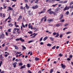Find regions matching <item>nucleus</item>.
Listing matches in <instances>:
<instances>
[{"label":"nucleus","mask_w":73,"mask_h":73,"mask_svg":"<svg viewBox=\"0 0 73 73\" xmlns=\"http://www.w3.org/2000/svg\"><path fill=\"white\" fill-rule=\"evenodd\" d=\"M48 36H46L43 39V41H45L46 40L48 39Z\"/></svg>","instance_id":"f8f14e48"},{"label":"nucleus","mask_w":73,"mask_h":73,"mask_svg":"<svg viewBox=\"0 0 73 73\" xmlns=\"http://www.w3.org/2000/svg\"><path fill=\"white\" fill-rule=\"evenodd\" d=\"M8 26H9V27H13V25L12 23H9L8 24Z\"/></svg>","instance_id":"1a4fd4ad"},{"label":"nucleus","mask_w":73,"mask_h":73,"mask_svg":"<svg viewBox=\"0 0 73 73\" xmlns=\"http://www.w3.org/2000/svg\"><path fill=\"white\" fill-rule=\"evenodd\" d=\"M64 19H63L61 21L62 23V22H64Z\"/></svg>","instance_id":"69168bd1"},{"label":"nucleus","mask_w":73,"mask_h":73,"mask_svg":"<svg viewBox=\"0 0 73 73\" xmlns=\"http://www.w3.org/2000/svg\"><path fill=\"white\" fill-rule=\"evenodd\" d=\"M70 5H72V4H73V1L70 2Z\"/></svg>","instance_id":"49530a36"},{"label":"nucleus","mask_w":73,"mask_h":73,"mask_svg":"<svg viewBox=\"0 0 73 73\" xmlns=\"http://www.w3.org/2000/svg\"><path fill=\"white\" fill-rule=\"evenodd\" d=\"M56 47V46H54V47H53L52 48V49H55V48Z\"/></svg>","instance_id":"3c124183"},{"label":"nucleus","mask_w":73,"mask_h":73,"mask_svg":"<svg viewBox=\"0 0 73 73\" xmlns=\"http://www.w3.org/2000/svg\"><path fill=\"white\" fill-rule=\"evenodd\" d=\"M50 38L52 41H53V40L54 38L53 37H50Z\"/></svg>","instance_id":"c85d7f7f"},{"label":"nucleus","mask_w":73,"mask_h":73,"mask_svg":"<svg viewBox=\"0 0 73 73\" xmlns=\"http://www.w3.org/2000/svg\"><path fill=\"white\" fill-rule=\"evenodd\" d=\"M53 36H55V35H57V33L56 32H54L53 33Z\"/></svg>","instance_id":"bb28decb"},{"label":"nucleus","mask_w":73,"mask_h":73,"mask_svg":"<svg viewBox=\"0 0 73 73\" xmlns=\"http://www.w3.org/2000/svg\"><path fill=\"white\" fill-rule=\"evenodd\" d=\"M27 66L28 68H29V67H30V66L29 65V64H27Z\"/></svg>","instance_id":"603ef678"},{"label":"nucleus","mask_w":73,"mask_h":73,"mask_svg":"<svg viewBox=\"0 0 73 73\" xmlns=\"http://www.w3.org/2000/svg\"><path fill=\"white\" fill-rule=\"evenodd\" d=\"M59 3H60V4H62L63 3V4H64V2L62 1H60L59 2Z\"/></svg>","instance_id":"6ab92c4d"},{"label":"nucleus","mask_w":73,"mask_h":73,"mask_svg":"<svg viewBox=\"0 0 73 73\" xmlns=\"http://www.w3.org/2000/svg\"><path fill=\"white\" fill-rule=\"evenodd\" d=\"M3 64V62L1 61L0 62V67L1 66V65Z\"/></svg>","instance_id":"393cba45"},{"label":"nucleus","mask_w":73,"mask_h":73,"mask_svg":"<svg viewBox=\"0 0 73 73\" xmlns=\"http://www.w3.org/2000/svg\"><path fill=\"white\" fill-rule=\"evenodd\" d=\"M52 44H50L48 43L47 44V46H51Z\"/></svg>","instance_id":"b1692460"},{"label":"nucleus","mask_w":73,"mask_h":73,"mask_svg":"<svg viewBox=\"0 0 73 73\" xmlns=\"http://www.w3.org/2000/svg\"><path fill=\"white\" fill-rule=\"evenodd\" d=\"M15 26L16 27H19V25H15Z\"/></svg>","instance_id":"0e129e2a"},{"label":"nucleus","mask_w":73,"mask_h":73,"mask_svg":"<svg viewBox=\"0 0 73 73\" xmlns=\"http://www.w3.org/2000/svg\"><path fill=\"white\" fill-rule=\"evenodd\" d=\"M35 9H36V8H38V6L37 5H36L35 6Z\"/></svg>","instance_id":"4d7b16f0"},{"label":"nucleus","mask_w":73,"mask_h":73,"mask_svg":"<svg viewBox=\"0 0 73 73\" xmlns=\"http://www.w3.org/2000/svg\"><path fill=\"white\" fill-rule=\"evenodd\" d=\"M69 11H67L66 13V15H69Z\"/></svg>","instance_id":"e433bc0d"},{"label":"nucleus","mask_w":73,"mask_h":73,"mask_svg":"<svg viewBox=\"0 0 73 73\" xmlns=\"http://www.w3.org/2000/svg\"><path fill=\"white\" fill-rule=\"evenodd\" d=\"M1 73H4V71H2V72H1Z\"/></svg>","instance_id":"774afa93"},{"label":"nucleus","mask_w":73,"mask_h":73,"mask_svg":"<svg viewBox=\"0 0 73 73\" xmlns=\"http://www.w3.org/2000/svg\"><path fill=\"white\" fill-rule=\"evenodd\" d=\"M56 1V0H51V3H53Z\"/></svg>","instance_id":"2f4dec72"},{"label":"nucleus","mask_w":73,"mask_h":73,"mask_svg":"<svg viewBox=\"0 0 73 73\" xmlns=\"http://www.w3.org/2000/svg\"><path fill=\"white\" fill-rule=\"evenodd\" d=\"M11 29H8V31H7L8 33L9 32H11Z\"/></svg>","instance_id":"4be33fe9"},{"label":"nucleus","mask_w":73,"mask_h":73,"mask_svg":"<svg viewBox=\"0 0 73 73\" xmlns=\"http://www.w3.org/2000/svg\"><path fill=\"white\" fill-rule=\"evenodd\" d=\"M5 34L6 35V36H8V33L7 32H5Z\"/></svg>","instance_id":"052dcab7"},{"label":"nucleus","mask_w":73,"mask_h":73,"mask_svg":"<svg viewBox=\"0 0 73 73\" xmlns=\"http://www.w3.org/2000/svg\"><path fill=\"white\" fill-rule=\"evenodd\" d=\"M73 15V11L71 14V16H72Z\"/></svg>","instance_id":"338daca9"},{"label":"nucleus","mask_w":73,"mask_h":73,"mask_svg":"<svg viewBox=\"0 0 73 73\" xmlns=\"http://www.w3.org/2000/svg\"><path fill=\"white\" fill-rule=\"evenodd\" d=\"M15 40L17 41H19L20 40V38H16Z\"/></svg>","instance_id":"a19ab883"},{"label":"nucleus","mask_w":73,"mask_h":73,"mask_svg":"<svg viewBox=\"0 0 73 73\" xmlns=\"http://www.w3.org/2000/svg\"><path fill=\"white\" fill-rule=\"evenodd\" d=\"M8 9L7 10V11H9L11 10H13V8H11L10 7H8Z\"/></svg>","instance_id":"f03ea898"},{"label":"nucleus","mask_w":73,"mask_h":73,"mask_svg":"<svg viewBox=\"0 0 73 73\" xmlns=\"http://www.w3.org/2000/svg\"><path fill=\"white\" fill-rule=\"evenodd\" d=\"M68 2V1H63V4L64 3H66Z\"/></svg>","instance_id":"79ce46f5"},{"label":"nucleus","mask_w":73,"mask_h":73,"mask_svg":"<svg viewBox=\"0 0 73 73\" xmlns=\"http://www.w3.org/2000/svg\"><path fill=\"white\" fill-rule=\"evenodd\" d=\"M9 20H9L7 21L8 23H10V22H11V20H12L11 18H10Z\"/></svg>","instance_id":"37998d69"},{"label":"nucleus","mask_w":73,"mask_h":73,"mask_svg":"<svg viewBox=\"0 0 73 73\" xmlns=\"http://www.w3.org/2000/svg\"><path fill=\"white\" fill-rule=\"evenodd\" d=\"M27 72L29 73H32V72H31V71H30V70H29L27 71Z\"/></svg>","instance_id":"c03bdc74"},{"label":"nucleus","mask_w":73,"mask_h":73,"mask_svg":"<svg viewBox=\"0 0 73 73\" xmlns=\"http://www.w3.org/2000/svg\"><path fill=\"white\" fill-rule=\"evenodd\" d=\"M22 26L23 27V28H25V26L24 25V24L23 23H22Z\"/></svg>","instance_id":"cd10ccee"},{"label":"nucleus","mask_w":73,"mask_h":73,"mask_svg":"<svg viewBox=\"0 0 73 73\" xmlns=\"http://www.w3.org/2000/svg\"><path fill=\"white\" fill-rule=\"evenodd\" d=\"M34 40H30L28 42V43H31V42H32L33 41H34Z\"/></svg>","instance_id":"a878e982"},{"label":"nucleus","mask_w":73,"mask_h":73,"mask_svg":"<svg viewBox=\"0 0 73 73\" xmlns=\"http://www.w3.org/2000/svg\"><path fill=\"white\" fill-rule=\"evenodd\" d=\"M45 12V11H43L40 12H39L38 13L39 14H41V13H44Z\"/></svg>","instance_id":"9b49d317"},{"label":"nucleus","mask_w":73,"mask_h":73,"mask_svg":"<svg viewBox=\"0 0 73 73\" xmlns=\"http://www.w3.org/2000/svg\"><path fill=\"white\" fill-rule=\"evenodd\" d=\"M33 29H34L35 30V31H38L37 29H36V28H33Z\"/></svg>","instance_id":"72a5a7b5"},{"label":"nucleus","mask_w":73,"mask_h":73,"mask_svg":"<svg viewBox=\"0 0 73 73\" xmlns=\"http://www.w3.org/2000/svg\"><path fill=\"white\" fill-rule=\"evenodd\" d=\"M62 5L61 4H59L58 5V7H60Z\"/></svg>","instance_id":"680f3d73"},{"label":"nucleus","mask_w":73,"mask_h":73,"mask_svg":"<svg viewBox=\"0 0 73 73\" xmlns=\"http://www.w3.org/2000/svg\"><path fill=\"white\" fill-rule=\"evenodd\" d=\"M13 46H14V47H15L16 49H19V48H18V47H17V46L15 45H13Z\"/></svg>","instance_id":"4468645a"},{"label":"nucleus","mask_w":73,"mask_h":73,"mask_svg":"<svg viewBox=\"0 0 73 73\" xmlns=\"http://www.w3.org/2000/svg\"><path fill=\"white\" fill-rule=\"evenodd\" d=\"M21 52H19L17 51L16 52V54H21Z\"/></svg>","instance_id":"4c0bfd02"},{"label":"nucleus","mask_w":73,"mask_h":73,"mask_svg":"<svg viewBox=\"0 0 73 73\" xmlns=\"http://www.w3.org/2000/svg\"><path fill=\"white\" fill-rule=\"evenodd\" d=\"M46 2H48V3H50L51 2V0H46Z\"/></svg>","instance_id":"a211bd4d"},{"label":"nucleus","mask_w":73,"mask_h":73,"mask_svg":"<svg viewBox=\"0 0 73 73\" xmlns=\"http://www.w3.org/2000/svg\"><path fill=\"white\" fill-rule=\"evenodd\" d=\"M61 66H62V68H65V66L63 64H61Z\"/></svg>","instance_id":"f3484780"},{"label":"nucleus","mask_w":73,"mask_h":73,"mask_svg":"<svg viewBox=\"0 0 73 73\" xmlns=\"http://www.w3.org/2000/svg\"><path fill=\"white\" fill-rule=\"evenodd\" d=\"M68 25V23H66L65 24V27H66V26Z\"/></svg>","instance_id":"bf43d9fd"},{"label":"nucleus","mask_w":73,"mask_h":73,"mask_svg":"<svg viewBox=\"0 0 73 73\" xmlns=\"http://www.w3.org/2000/svg\"><path fill=\"white\" fill-rule=\"evenodd\" d=\"M62 26V24L60 23H57L56 25V27H60V26Z\"/></svg>","instance_id":"20e7f679"},{"label":"nucleus","mask_w":73,"mask_h":73,"mask_svg":"<svg viewBox=\"0 0 73 73\" xmlns=\"http://www.w3.org/2000/svg\"><path fill=\"white\" fill-rule=\"evenodd\" d=\"M48 12L49 14H52V13H53V11H49Z\"/></svg>","instance_id":"aec40b11"},{"label":"nucleus","mask_w":73,"mask_h":73,"mask_svg":"<svg viewBox=\"0 0 73 73\" xmlns=\"http://www.w3.org/2000/svg\"><path fill=\"white\" fill-rule=\"evenodd\" d=\"M35 36H36V35H34V36H32L31 37V38H34V37H35Z\"/></svg>","instance_id":"5fc2aeb1"},{"label":"nucleus","mask_w":73,"mask_h":73,"mask_svg":"<svg viewBox=\"0 0 73 73\" xmlns=\"http://www.w3.org/2000/svg\"><path fill=\"white\" fill-rule=\"evenodd\" d=\"M25 7H26V9H29V7L28 6V5H27V4H26Z\"/></svg>","instance_id":"ddd939ff"},{"label":"nucleus","mask_w":73,"mask_h":73,"mask_svg":"<svg viewBox=\"0 0 73 73\" xmlns=\"http://www.w3.org/2000/svg\"><path fill=\"white\" fill-rule=\"evenodd\" d=\"M17 64V62H15L13 64V65L14 68H15L16 66V64Z\"/></svg>","instance_id":"0eeeda50"},{"label":"nucleus","mask_w":73,"mask_h":73,"mask_svg":"<svg viewBox=\"0 0 73 73\" xmlns=\"http://www.w3.org/2000/svg\"><path fill=\"white\" fill-rule=\"evenodd\" d=\"M19 40L22 42H24V40L21 38H20Z\"/></svg>","instance_id":"9d476101"},{"label":"nucleus","mask_w":73,"mask_h":73,"mask_svg":"<svg viewBox=\"0 0 73 73\" xmlns=\"http://www.w3.org/2000/svg\"><path fill=\"white\" fill-rule=\"evenodd\" d=\"M15 60V61H16V62H18V61H19V59H16Z\"/></svg>","instance_id":"09e8293b"},{"label":"nucleus","mask_w":73,"mask_h":73,"mask_svg":"<svg viewBox=\"0 0 73 73\" xmlns=\"http://www.w3.org/2000/svg\"><path fill=\"white\" fill-rule=\"evenodd\" d=\"M25 66H23L21 67V69H22L23 68H25Z\"/></svg>","instance_id":"f704fd0d"},{"label":"nucleus","mask_w":73,"mask_h":73,"mask_svg":"<svg viewBox=\"0 0 73 73\" xmlns=\"http://www.w3.org/2000/svg\"><path fill=\"white\" fill-rule=\"evenodd\" d=\"M52 21H53V19H52L48 20V22H52Z\"/></svg>","instance_id":"2eb2a0df"},{"label":"nucleus","mask_w":73,"mask_h":73,"mask_svg":"<svg viewBox=\"0 0 73 73\" xmlns=\"http://www.w3.org/2000/svg\"><path fill=\"white\" fill-rule=\"evenodd\" d=\"M63 55L61 53H60L58 54V56H60V57H62V56Z\"/></svg>","instance_id":"7c9ffc66"},{"label":"nucleus","mask_w":73,"mask_h":73,"mask_svg":"<svg viewBox=\"0 0 73 73\" xmlns=\"http://www.w3.org/2000/svg\"><path fill=\"white\" fill-rule=\"evenodd\" d=\"M42 40V37H41L40 38L39 41H41Z\"/></svg>","instance_id":"de8ad7c7"},{"label":"nucleus","mask_w":73,"mask_h":73,"mask_svg":"<svg viewBox=\"0 0 73 73\" xmlns=\"http://www.w3.org/2000/svg\"><path fill=\"white\" fill-rule=\"evenodd\" d=\"M62 17H63V15H61L60 17L59 18V19L60 20L61 19H62Z\"/></svg>","instance_id":"dca6fc26"},{"label":"nucleus","mask_w":73,"mask_h":73,"mask_svg":"<svg viewBox=\"0 0 73 73\" xmlns=\"http://www.w3.org/2000/svg\"><path fill=\"white\" fill-rule=\"evenodd\" d=\"M3 16V14H2V13H0V17H2Z\"/></svg>","instance_id":"58836bf2"},{"label":"nucleus","mask_w":73,"mask_h":73,"mask_svg":"<svg viewBox=\"0 0 73 73\" xmlns=\"http://www.w3.org/2000/svg\"><path fill=\"white\" fill-rule=\"evenodd\" d=\"M69 9V7L66 6L64 9V11H66V10H68Z\"/></svg>","instance_id":"39448f33"},{"label":"nucleus","mask_w":73,"mask_h":73,"mask_svg":"<svg viewBox=\"0 0 73 73\" xmlns=\"http://www.w3.org/2000/svg\"><path fill=\"white\" fill-rule=\"evenodd\" d=\"M22 16L20 15L19 16V18L17 19V21H20L22 19Z\"/></svg>","instance_id":"f257e3e1"},{"label":"nucleus","mask_w":73,"mask_h":73,"mask_svg":"<svg viewBox=\"0 0 73 73\" xmlns=\"http://www.w3.org/2000/svg\"><path fill=\"white\" fill-rule=\"evenodd\" d=\"M16 30H17V28H14L13 29V33L15 34V33H16Z\"/></svg>","instance_id":"423d86ee"},{"label":"nucleus","mask_w":73,"mask_h":73,"mask_svg":"<svg viewBox=\"0 0 73 73\" xmlns=\"http://www.w3.org/2000/svg\"><path fill=\"white\" fill-rule=\"evenodd\" d=\"M57 4H56L55 5H52V7H56V5H57Z\"/></svg>","instance_id":"c9c22d12"},{"label":"nucleus","mask_w":73,"mask_h":73,"mask_svg":"<svg viewBox=\"0 0 73 73\" xmlns=\"http://www.w3.org/2000/svg\"><path fill=\"white\" fill-rule=\"evenodd\" d=\"M59 36V34H58V33H57L56 35L55 36V37H58Z\"/></svg>","instance_id":"5701e85b"},{"label":"nucleus","mask_w":73,"mask_h":73,"mask_svg":"<svg viewBox=\"0 0 73 73\" xmlns=\"http://www.w3.org/2000/svg\"><path fill=\"white\" fill-rule=\"evenodd\" d=\"M29 29L31 28V29H33V27L32 25H31V23H29Z\"/></svg>","instance_id":"7ed1b4c3"},{"label":"nucleus","mask_w":73,"mask_h":73,"mask_svg":"<svg viewBox=\"0 0 73 73\" xmlns=\"http://www.w3.org/2000/svg\"><path fill=\"white\" fill-rule=\"evenodd\" d=\"M70 33H72V32H70V31H68V32H66V33L67 35H68V34H70Z\"/></svg>","instance_id":"412c9836"},{"label":"nucleus","mask_w":73,"mask_h":73,"mask_svg":"<svg viewBox=\"0 0 73 73\" xmlns=\"http://www.w3.org/2000/svg\"><path fill=\"white\" fill-rule=\"evenodd\" d=\"M29 15L30 16H32V15H33V14L32 13H30L29 14Z\"/></svg>","instance_id":"a18cd8bd"},{"label":"nucleus","mask_w":73,"mask_h":73,"mask_svg":"<svg viewBox=\"0 0 73 73\" xmlns=\"http://www.w3.org/2000/svg\"><path fill=\"white\" fill-rule=\"evenodd\" d=\"M38 0H36V1H35V3H38Z\"/></svg>","instance_id":"6e6d98bb"},{"label":"nucleus","mask_w":73,"mask_h":73,"mask_svg":"<svg viewBox=\"0 0 73 73\" xmlns=\"http://www.w3.org/2000/svg\"><path fill=\"white\" fill-rule=\"evenodd\" d=\"M44 21H46V16H45L44 18Z\"/></svg>","instance_id":"c756f323"},{"label":"nucleus","mask_w":73,"mask_h":73,"mask_svg":"<svg viewBox=\"0 0 73 73\" xmlns=\"http://www.w3.org/2000/svg\"><path fill=\"white\" fill-rule=\"evenodd\" d=\"M60 48V46H57L56 47V49H58Z\"/></svg>","instance_id":"13d9d810"},{"label":"nucleus","mask_w":73,"mask_h":73,"mask_svg":"<svg viewBox=\"0 0 73 73\" xmlns=\"http://www.w3.org/2000/svg\"><path fill=\"white\" fill-rule=\"evenodd\" d=\"M28 33H29L30 34H32V31H30V32H28Z\"/></svg>","instance_id":"473e14b6"},{"label":"nucleus","mask_w":73,"mask_h":73,"mask_svg":"<svg viewBox=\"0 0 73 73\" xmlns=\"http://www.w3.org/2000/svg\"><path fill=\"white\" fill-rule=\"evenodd\" d=\"M53 70L52 69H51V70H50V73H52V72H53Z\"/></svg>","instance_id":"8fccbe9b"},{"label":"nucleus","mask_w":73,"mask_h":73,"mask_svg":"<svg viewBox=\"0 0 73 73\" xmlns=\"http://www.w3.org/2000/svg\"><path fill=\"white\" fill-rule=\"evenodd\" d=\"M72 55H70L69 56V58H70V59L72 58Z\"/></svg>","instance_id":"e2e57ef3"},{"label":"nucleus","mask_w":73,"mask_h":73,"mask_svg":"<svg viewBox=\"0 0 73 73\" xmlns=\"http://www.w3.org/2000/svg\"><path fill=\"white\" fill-rule=\"evenodd\" d=\"M35 60H36L37 61V60H39V58H35Z\"/></svg>","instance_id":"ea45409f"},{"label":"nucleus","mask_w":73,"mask_h":73,"mask_svg":"<svg viewBox=\"0 0 73 73\" xmlns=\"http://www.w3.org/2000/svg\"><path fill=\"white\" fill-rule=\"evenodd\" d=\"M51 10H52V9H49L48 10V11L49 12H50L51 11Z\"/></svg>","instance_id":"864d4df0"},{"label":"nucleus","mask_w":73,"mask_h":73,"mask_svg":"<svg viewBox=\"0 0 73 73\" xmlns=\"http://www.w3.org/2000/svg\"><path fill=\"white\" fill-rule=\"evenodd\" d=\"M1 38H4L5 37V35L4 34H2L1 35Z\"/></svg>","instance_id":"6e6552de"}]
</instances>
